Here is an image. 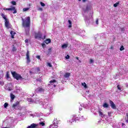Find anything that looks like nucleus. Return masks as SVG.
<instances>
[{"mask_svg":"<svg viewBox=\"0 0 128 128\" xmlns=\"http://www.w3.org/2000/svg\"><path fill=\"white\" fill-rule=\"evenodd\" d=\"M22 26H26V28H28L27 29H26V34L30 33V17L28 16L26 18V20L22 18Z\"/></svg>","mask_w":128,"mask_h":128,"instance_id":"1","label":"nucleus"},{"mask_svg":"<svg viewBox=\"0 0 128 128\" xmlns=\"http://www.w3.org/2000/svg\"><path fill=\"white\" fill-rule=\"evenodd\" d=\"M11 74H12V76H13L15 80H24V78L20 74H18L16 71H11Z\"/></svg>","mask_w":128,"mask_h":128,"instance_id":"2","label":"nucleus"},{"mask_svg":"<svg viewBox=\"0 0 128 128\" xmlns=\"http://www.w3.org/2000/svg\"><path fill=\"white\" fill-rule=\"evenodd\" d=\"M80 120V118L77 117L76 115L74 114L72 115L70 118L69 119V120H68V122H76V120Z\"/></svg>","mask_w":128,"mask_h":128,"instance_id":"3","label":"nucleus"},{"mask_svg":"<svg viewBox=\"0 0 128 128\" xmlns=\"http://www.w3.org/2000/svg\"><path fill=\"white\" fill-rule=\"evenodd\" d=\"M4 25L6 28L8 29L10 28H12V24H10V21L8 20H5Z\"/></svg>","mask_w":128,"mask_h":128,"instance_id":"4","label":"nucleus"},{"mask_svg":"<svg viewBox=\"0 0 128 128\" xmlns=\"http://www.w3.org/2000/svg\"><path fill=\"white\" fill-rule=\"evenodd\" d=\"M58 122H54V120L53 122V124H50V128H58Z\"/></svg>","mask_w":128,"mask_h":128,"instance_id":"5","label":"nucleus"},{"mask_svg":"<svg viewBox=\"0 0 128 128\" xmlns=\"http://www.w3.org/2000/svg\"><path fill=\"white\" fill-rule=\"evenodd\" d=\"M26 60H27V64L30 62V52L28 50L27 51L26 54Z\"/></svg>","mask_w":128,"mask_h":128,"instance_id":"6","label":"nucleus"},{"mask_svg":"<svg viewBox=\"0 0 128 128\" xmlns=\"http://www.w3.org/2000/svg\"><path fill=\"white\" fill-rule=\"evenodd\" d=\"M110 106H111L113 110H116V104H114V102H112L111 100H110Z\"/></svg>","mask_w":128,"mask_h":128,"instance_id":"7","label":"nucleus"},{"mask_svg":"<svg viewBox=\"0 0 128 128\" xmlns=\"http://www.w3.org/2000/svg\"><path fill=\"white\" fill-rule=\"evenodd\" d=\"M35 92H44V89L42 88L38 87L36 88Z\"/></svg>","mask_w":128,"mask_h":128,"instance_id":"8","label":"nucleus"},{"mask_svg":"<svg viewBox=\"0 0 128 128\" xmlns=\"http://www.w3.org/2000/svg\"><path fill=\"white\" fill-rule=\"evenodd\" d=\"M4 10H14L13 14H16V7L14 6H12L11 8H4Z\"/></svg>","mask_w":128,"mask_h":128,"instance_id":"9","label":"nucleus"},{"mask_svg":"<svg viewBox=\"0 0 128 128\" xmlns=\"http://www.w3.org/2000/svg\"><path fill=\"white\" fill-rule=\"evenodd\" d=\"M42 34L40 32L35 34V38H42Z\"/></svg>","mask_w":128,"mask_h":128,"instance_id":"10","label":"nucleus"},{"mask_svg":"<svg viewBox=\"0 0 128 128\" xmlns=\"http://www.w3.org/2000/svg\"><path fill=\"white\" fill-rule=\"evenodd\" d=\"M11 34V38H14V34H16V32L12 30L10 32Z\"/></svg>","mask_w":128,"mask_h":128,"instance_id":"11","label":"nucleus"},{"mask_svg":"<svg viewBox=\"0 0 128 128\" xmlns=\"http://www.w3.org/2000/svg\"><path fill=\"white\" fill-rule=\"evenodd\" d=\"M18 104H20V102H18V101H17L16 102L15 104H13L12 107L14 108H15L16 106H18Z\"/></svg>","mask_w":128,"mask_h":128,"instance_id":"12","label":"nucleus"},{"mask_svg":"<svg viewBox=\"0 0 128 128\" xmlns=\"http://www.w3.org/2000/svg\"><path fill=\"white\" fill-rule=\"evenodd\" d=\"M6 80L10 78V72L8 71L6 72Z\"/></svg>","mask_w":128,"mask_h":128,"instance_id":"13","label":"nucleus"},{"mask_svg":"<svg viewBox=\"0 0 128 128\" xmlns=\"http://www.w3.org/2000/svg\"><path fill=\"white\" fill-rule=\"evenodd\" d=\"M10 98L12 100H14V98H16V96L14 94L11 93L10 94Z\"/></svg>","mask_w":128,"mask_h":128,"instance_id":"14","label":"nucleus"},{"mask_svg":"<svg viewBox=\"0 0 128 128\" xmlns=\"http://www.w3.org/2000/svg\"><path fill=\"white\" fill-rule=\"evenodd\" d=\"M0 16H2V18H4V20H5V21L8 20V18H6V15H4V14L3 13H2L0 14Z\"/></svg>","mask_w":128,"mask_h":128,"instance_id":"15","label":"nucleus"},{"mask_svg":"<svg viewBox=\"0 0 128 128\" xmlns=\"http://www.w3.org/2000/svg\"><path fill=\"white\" fill-rule=\"evenodd\" d=\"M50 42H52V40L48 38L46 40V44H50Z\"/></svg>","mask_w":128,"mask_h":128,"instance_id":"16","label":"nucleus"},{"mask_svg":"<svg viewBox=\"0 0 128 128\" xmlns=\"http://www.w3.org/2000/svg\"><path fill=\"white\" fill-rule=\"evenodd\" d=\"M49 82L50 83L49 84H52H52H54V82H56V80L54 79L52 80H51Z\"/></svg>","mask_w":128,"mask_h":128,"instance_id":"17","label":"nucleus"},{"mask_svg":"<svg viewBox=\"0 0 128 128\" xmlns=\"http://www.w3.org/2000/svg\"><path fill=\"white\" fill-rule=\"evenodd\" d=\"M99 116H102V118H104V114H102V111L99 110L98 112Z\"/></svg>","mask_w":128,"mask_h":128,"instance_id":"18","label":"nucleus"},{"mask_svg":"<svg viewBox=\"0 0 128 128\" xmlns=\"http://www.w3.org/2000/svg\"><path fill=\"white\" fill-rule=\"evenodd\" d=\"M103 108H108V103H104L103 104Z\"/></svg>","mask_w":128,"mask_h":128,"instance_id":"19","label":"nucleus"},{"mask_svg":"<svg viewBox=\"0 0 128 128\" xmlns=\"http://www.w3.org/2000/svg\"><path fill=\"white\" fill-rule=\"evenodd\" d=\"M70 76V73H66L64 75V78H68Z\"/></svg>","mask_w":128,"mask_h":128,"instance_id":"20","label":"nucleus"},{"mask_svg":"<svg viewBox=\"0 0 128 128\" xmlns=\"http://www.w3.org/2000/svg\"><path fill=\"white\" fill-rule=\"evenodd\" d=\"M82 85L83 86H84V88H88V86L86 85V82H84V83L82 82Z\"/></svg>","mask_w":128,"mask_h":128,"instance_id":"21","label":"nucleus"},{"mask_svg":"<svg viewBox=\"0 0 128 128\" xmlns=\"http://www.w3.org/2000/svg\"><path fill=\"white\" fill-rule=\"evenodd\" d=\"M62 48H68V44H64L63 45H62Z\"/></svg>","mask_w":128,"mask_h":128,"instance_id":"22","label":"nucleus"},{"mask_svg":"<svg viewBox=\"0 0 128 128\" xmlns=\"http://www.w3.org/2000/svg\"><path fill=\"white\" fill-rule=\"evenodd\" d=\"M118 4H120V2H116V4H114V8H116V6H118Z\"/></svg>","mask_w":128,"mask_h":128,"instance_id":"23","label":"nucleus"},{"mask_svg":"<svg viewBox=\"0 0 128 128\" xmlns=\"http://www.w3.org/2000/svg\"><path fill=\"white\" fill-rule=\"evenodd\" d=\"M8 102H6L4 104V108H8Z\"/></svg>","mask_w":128,"mask_h":128,"instance_id":"24","label":"nucleus"},{"mask_svg":"<svg viewBox=\"0 0 128 128\" xmlns=\"http://www.w3.org/2000/svg\"><path fill=\"white\" fill-rule=\"evenodd\" d=\"M30 10V8H23V12H26Z\"/></svg>","mask_w":128,"mask_h":128,"instance_id":"25","label":"nucleus"},{"mask_svg":"<svg viewBox=\"0 0 128 128\" xmlns=\"http://www.w3.org/2000/svg\"><path fill=\"white\" fill-rule=\"evenodd\" d=\"M120 52H122V50H124V46H122L120 48Z\"/></svg>","mask_w":128,"mask_h":128,"instance_id":"26","label":"nucleus"},{"mask_svg":"<svg viewBox=\"0 0 128 128\" xmlns=\"http://www.w3.org/2000/svg\"><path fill=\"white\" fill-rule=\"evenodd\" d=\"M52 48H48V54H50V52H52Z\"/></svg>","mask_w":128,"mask_h":128,"instance_id":"27","label":"nucleus"},{"mask_svg":"<svg viewBox=\"0 0 128 128\" xmlns=\"http://www.w3.org/2000/svg\"><path fill=\"white\" fill-rule=\"evenodd\" d=\"M40 124L42 126H46V124H44V122H40Z\"/></svg>","mask_w":128,"mask_h":128,"instance_id":"28","label":"nucleus"},{"mask_svg":"<svg viewBox=\"0 0 128 128\" xmlns=\"http://www.w3.org/2000/svg\"><path fill=\"white\" fill-rule=\"evenodd\" d=\"M11 4H13V6H16V1H12L11 2Z\"/></svg>","mask_w":128,"mask_h":128,"instance_id":"29","label":"nucleus"},{"mask_svg":"<svg viewBox=\"0 0 128 128\" xmlns=\"http://www.w3.org/2000/svg\"><path fill=\"white\" fill-rule=\"evenodd\" d=\"M12 51L16 52V48L15 46H14V45H13V48H12Z\"/></svg>","mask_w":128,"mask_h":128,"instance_id":"30","label":"nucleus"},{"mask_svg":"<svg viewBox=\"0 0 128 128\" xmlns=\"http://www.w3.org/2000/svg\"><path fill=\"white\" fill-rule=\"evenodd\" d=\"M117 88L118 90H122V88H120V85H118L117 86Z\"/></svg>","mask_w":128,"mask_h":128,"instance_id":"31","label":"nucleus"},{"mask_svg":"<svg viewBox=\"0 0 128 128\" xmlns=\"http://www.w3.org/2000/svg\"><path fill=\"white\" fill-rule=\"evenodd\" d=\"M4 81H0V85L4 86Z\"/></svg>","mask_w":128,"mask_h":128,"instance_id":"32","label":"nucleus"},{"mask_svg":"<svg viewBox=\"0 0 128 128\" xmlns=\"http://www.w3.org/2000/svg\"><path fill=\"white\" fill-rule=\"evenodd\" d=\"M120 30L121 32H124L126 30V29L124 28H121Z\"/></svg>","mask_w":128,"mask_h":128,"instance_id":"33","label":"nucleus"},{"mask_svg":"<svg viewBox=\"0 0 128 128\" xmlns=\"http://www.w3.org/2000/svg\"><path fill=\"white\" fill-rule=\"evenodd\" d=\"M48 66H50V68H52V64L50 63V62H48Z\"/></svg>","mask_w":128,"mask_h":128,"instance_id":"34","label":"nucleus"},{"mask_svg":"<svg viewBox=\"0 0 128 128\" xmlns=\"http://www.w3.org/2000/svg\"><path fill=\"white\" fill-rule=\"evenodd\" d=\"M40 5L42 6H46V4H44V3L42 2H40Z\"/></svg>","mask_w":128,"mask_h":128,"instance_id":"35","label":"nucleus"},{"mask_svg":"<svg viewBox=\"0 0 128 128\" xmlns=\"http://www.w3.org/2000/svg\"><path fill=\"white\" fill-rule=\"evenodd\" d=\"M126 116H127L126 122L128 123V113L126 114Z\"/></svg>","mask_w":128,"mask_h":128,"instance_id":"36","label":"nucleus"},{"mask_svg":"<svg viewBox=\"0 0 128 128\" xmlns=\"http://www.w3.org/2000/svg\"><path fill=\"white\" fill-rule=\"evenodd\" d=\"M90 64H92V62H94V60L92 59H90Z\"/></svg>","mask_w":128,"mask_h":128,"instance_id":"37","label":"nucleus"},{"mask_svg":"<svg viewBox=\"0 0 128 128\" xmlns=\"http://www.w3.org/2000/svg\"><path fill=\"white\" fill-rule=\"evenodd\" d=\"M36 82H42V78H40L39 79H36Z\"/></svg>","mask_w":128,"mask_h":128,"instance_id":"38","label":"nucleus"},{"mask_svg":"<svg viewBox=\"0 0 128 128\" xmlns=\"http://www.w3.org/2000/svg\"><path fill=\"white\" fill-rule=\"evenodd\" d=\"M96 24H98V18L96 20Z\"/></svg>","mask_w":128,"mask_h":128,"instance_id":"39","label":"nucleus"},{"mask_svg":"<svg viewBox=\"0 0 128 128\" xmlns=\"http://www.w3.org/2000/svg\"><path fill=\"white\" fill-rule=\"evenodd\" d=\"M66 60H68V59L70 58V56L67 55V56H66Z\"/></svg>","mask_w":128,"mask_h":128,"instance_id":"40","label":"nucleus"},{"mask_svg":"<svg viewBox=\"0 0 128 128\" xmlns=\"http://www.w3.org/2000/svg\"><path fill=\"white\" fill-rule=\"evenodd\" d=\"M36 70H37V72H40V67H38L36 68Z\"/></svg>","mask_w":128,"mask_h":128,"instance_id":"41","label":"nucleus"},{"mask_svg":"<svg viewBox=\"0 0 128 128\" xmlns=\"http://www.w3.org/2000/svg\"><path fill=\"white\" fill-rule=\"evenodd\" d=\"M36 58H38V60H40V56H36Z\"/></svg>","mask_w":128,"mask_h":128,"instance_id":"42","label":"nucleus"},{"mask_svg":"<svg viewBox=\"0 0 128 128\" xmlns=\"http://www.w3.org/2000/svg\"><path fill=\"white\" fill-rule=\"evenodd\" d=\"M38 10H40L41 12H42V8H38Z\"/></svg>","mask_w":128,"mask_h":128,"instance_id":"43","label":"nucleus"},{"mask_svg":"<svg viewBox=\"0 0 128 128\" xmlns=\"http://www.w3.org/2000/svg\"><path fill=\"white\" fill-rule=\"evenodd\" d=\"M28 39L25 40V43L28 44Z\"/></svg>","mask_w":128,"mask_h":128,"instance_id":"44","label":"nucleus"},{"mask_svg":"<svg viewBox=\"0 0 128 128\" xmlns=\"http://www.w3.org/2000/svg\"><path fill=\"white\" fill-rule=\"evenodd\" d=\"M68 22L69 24H72V21H70V20H68Z\"/></svg>","mask_w":128,"mask_h":128,"instance_id":"45","label":"nucleus"},{"mask_svg":"<svg viewBox=\"0 0 128 128\" xmlns=\"http://www.w3.org/2000/svg\"><path fill=\"white\" fill-rule=\"evenodd\" d=\"M42 46L43 48H44V46H46V44H42Z\"/></svg>","mask_w":128,"mask_h":128,"instance_id":"46","label":"nucleus"},{"mask_svg":"<svg viewBox=\"0 0 128 128\" xmlns=\"http://www.w3.org/2000/svg\"><path fill=\"white\" fill-rule=\"evenodd\" d=\"M68 28H72V24H69Z\"/></svg>","mask_w":128,"mask_h":128,"instance_id":"47","label":"nucleus"},{"mask_svg":"<svg viewBox=\"0 0 128 128\" xmlns=\"http://www.w3.org/2000/svg\"><path fill=\"white\" fill-rule=\"evenodd\" d=\"M110 112H108V116H110Z\"/></svg>","mask_w":128,"mask_h":128,"instance_id":"48","label":"nucleus"},{"mask_svg":"<svg viewBox=\"0 0 128 128\" xmlns=\"http://www.w3.org/2000/svg\"><path fill=\"white\" fill-rule=\"evenodd\" d=\"M83 2H86V0H82Z\"/></svg>","mask_w":128,"mask_h":128,"instance_id":"49","label":"nucleus"},{"mask_svg":"<svg viewBox=\"0 0 128 128\" xmlns=\"http://www.w3.org/2000/svg\"><path fill=\"white\" fill-rule=\"evenodd\" d=\"M76 60H78V56L76 57Z\"/></svg>","mask_w":128,"mask_h":128,"instance_id":"50","label":"nucleus"},{"mask_svg":"<svg viewBox=\"0 0 128 128\" xmlns=\"http://www.w3.org/2000/svg\"><path fill=\"white\" fill-rule=\"evenodd\" d=\"M110 48H111V50H114V47L113 46H111Z\"/></svg>","mask_w":128,"mask_h":128,"instance_id":"51","label":"nucleus"},{"mask_svg":"<svg viewBox=\"0 0 128 128\" xmlns=\"http://www.w3.org/2000/svg\"><path fill=\"white\" fill-rule=\"evenodd\" d=\"M54 88H56V84H54Z\"/></svg>","mask_w":128,"mask_h":128,"instance_id":"52","label":"nucleus"},{"mask_svg":"<svg viewBox=\"0 0 128 128\" xmlns=\"http://www.w3.org/2000/svg\"><path fill=\"white\" fill-rule=\"evenodd\" d=\"M8 90H9L10 92V90H12V89L9 88V89H8Z\"/></svg>","mask_w":128,"mask_h":128,"instance_id":"53","label":"nucleus"},{"mask_svg":"<svg viewBox=\"0 0 128 128\" xmlns=\"http://www.w3.org/2000/svg\"><path fill=\"white\" fill-rule=\"evenodd\" d=\"M122 126H124V123H122Z\"/></svg>","mask_w":128,"mask_h":128,"instance_id":"54","label":"nucleus"},{"mask_svg":"<svg viewBox=\"0 0 128 128\" xmlns=\"http://www.w3.org/2000/svg\"><path fill=\"white\" fill-rule=\"evenodd\" d=\"M79 62H82V61L80 60H79Z\"/></svg>","mask_w":128,"mask_h":128,"instance_id":"55","label":"nucleus"},{"mask_svg":"<svg viewBox=\"0 0 128 128\" xmlns=\"http://www.w3.org/2000/svg\"><path fill=\"white\" fill-rule=\"evenodd\" d=\"M44 39L46 38V36H44Z\"/></svg>","mask_w":128,"mask_h":128,"instance_id":"56","label":"nucleus"},{"mask_svg":"<svg viewBox=\"0 0 128 128\" xmlns=\"http://www.w3.org/2000/svg\"><path fill=\"white\" fill-rule=\"evenodd\" d=\"M82 110V108H80V111H81V110Z\"/></svg>","mask_w":128,"mask_h":128,"instance_id":"57","label":"nucleus"},{"mask_svg":"<svg viewBox=\"0 0 128 128\" xmlns=\"http://www.w3.org/2000/svg\"><path fill=\"white\" fill-rule=\"evenodd\" d=\"M79 2H82V0H78Z\"/></svg>","mask_w":128,"mask_h":128,"instance_id":"58","label":"nucleus"},{"mask_svg":"<svg viewBox=\"0 0 128 128\" xmlns=\"http://www.w3.org/2000/svg\"><path fill=\"white\" fill-rule=\"evenodd\" d=\"M6 128V127H4V128Z\"/></svg>","mask_w":128,"mask_h":128,"instance_id":"59","label":"nucleus"}]
</instances>
